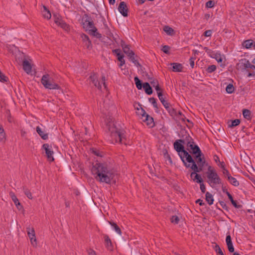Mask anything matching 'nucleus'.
Wrapping results in <instances>:
<instances>
[{
  "mask_svg": "<svg viewBox=\"0 0 255 255\" xmlns=\"http://www.w3.org/2000/svg\"><path fill=\"white\" fill-rule=\"evenodd\" d=\"M92 172L96 175L95 177L97 180L106 183H115L118 178L115 171L105 164H95L92 168Z\"/></svg>",
  "mask_w": 255,
  "mask_h": 255,
  "instance_id": "f257e3e1",
  "label": "nucleus"
},
{
  "mask_svg": "<svg viewBox=\"0 0 255 255\" xmlns=\"http://www.w3.org/2000/svg\"><path fill=\"white\" fill-rule=\"evenodd\" d=\"M206 174L207 182L212 188H216L221 184L220 178L216 170L211 166L208 167V171L206 172Z\"/></svg>",
  "mask_w": 255,
  "mask_h": 255,
  "instance_id": "f03ea898",
  "label": "nucleus"
},
{
  "mask_svg": "<svg viewBox=\"0 0 255 255\" xmlns=\"http://www.w3.org/2000/svg\"><path fill=\"white\" fill-rule=\"evenodd\" d=\"M184 165L186 168H190L193 171L190 174V177L194 181L199 183H202L203 179L197 173L201 172L203 170H201L200 168H198L193 159L192 161H188L187 163L185 162Z\"/></svg>",
  "mask_w": 255,
  "mask_h": 255,
  "instance_id": "7ed1b4c3",
  "label": "nucleus"
},
{
  "mask_svg": "<svg viewBox=\"0 0 255 255\" xmlns=\"http://www.w3.org/2000/svg\"><path fill=\"white\" fill-rule=\"evenodd\" d=\"M174 149L178 152V155L180 156L181 160L184 164L188 161H192L193 157L184 149V146L176 141L174 143Z\"/></svg>",
  "mask_w": 255,
  "mask_h": 255,
  "instance_id": "20e7f679",
  "label": "nucleus"
},
{
  "mask_svg": "<svg viewBox=\"0 0 255 255\" xmlns=\"http://www.w3.org/2000/svg\"><path fill=\"white\" fill-rule=\"evenodd\" d=\"M86 19H84L83 22V27L86 30L89 31V33L98 38L102 37V35L97 32V29L95 26L93 21L87 15L85 16Z\"/></svg>",
  "mask_w": 255,
  "mask_h": 255,
  "instance_id": "39448f33",
  "label": "nucleus"
},
{
  "mask_svg": "<svg viewBox=\"0 0 255 255\" xmlns=\"http://www.w3.org/2000/svg\"><path fill=\"white\" fill-rule=\"evenodd\" d=\"M86 19H84L83 22V27L86 30L89 31V33L98 38L102 37V35L97 32V29L95 26L93 21L87 15L85 16Z\"/></svg>",
  "mask_w": 255,
  "mask_h": 255,
  "instance_id": "423d86ee",
  "label": "nucleus"
},
{
  "mask_svg": "<svg viewBox=\"0 0 255 255\" xmlns=\"http://www.w3.org/2000/svg\"><path fill=\"white\" fill-rule=\"evenodd\" d=\"M109 130L111 131V136L113 140L115 142L124 143L126 139L125 131L123 130H118L116 127H114L111 128H109Z\"/></svg>",
  "mask_w": 255,
  "mask_h": 255,
  "instance_id": "0eeeda50",
  "label": "nucleus"
},
{
  "mask_svg": "<svg viewBox=\"0 0 255 255\" xmlns=\"http://www.w3.org/2000/svg\"><path fill=\"white\" fill-rule=\"evenodd\" d=\"M41 83L43 86L49 89H60V86L57 84L49 74L44 75L41 78Z\"/></svg>",
  "mask_w": 255,
  "mask_h": 255,
  "instance_id": "6e6552de",
  "label": "nucleus"
},
{
  "mask_svg": "<svg viewBox=\"0 0 255 255\" xmlns=\"http://www.w3.org/2000/svg\"><path fill=\"white\" fill-rule=\"evenodd\" d=\"M236 68L239 70L248 73L250 68H255V66L252 65L248 59L243 58L239 61L236 65Z\"/></svg>",
  "mask_w": 255,
  "mask_h": 255,
  "instance_id": "1a4fd4ad",
  "label": "nucleus"
},
{
  "mask_svg": "<svg viewBox=\"0 0 255 255\" xmlns=\"http://www.w3.org/2000/svg\"><path fill=\"white\" fill-rule=\"evenodd\" d=\"M26 230L31 245L33 247L36 248L37 247V241L35 236V233L34 229L28 227L26 228Z\"/></svg>",
  "mask_w": 255,
  "mask_h": 255,
  "instance_id": "9d476101",
  "label": "nucleus"
},
{
  "mask_svg": "<svg viewBox=\"0 0 255 255\" xmlns=\"http://www.w3.org/2000/svg\"><path fill=\"white\" fill-rule=\"evenodd\" d=\"M193 158L197 164L198 168H200L201 170H203L206 165V160L203 154L202 153L198 154L197 155H194Z\"/></svg>",
  "mask_w": 255,
  "mask_h": 255,
  "instance_id": "9b49d317",
  "label": "nucleus"
},
{
  "mask_svg": "<svg viewBox=\"0 0 255 255\" xmlns=\"http://www.w3.org/2000/svg\"><path fill=\"white\" fill-rule=\"evenodd\" d=\"M42 148L45 150L48 160L50 162L54 161L53 156V151L50 148L49 145L47 143H45L42 145Z\"/></svg>",
  "mask_w": 255,
  "mask_h": 255,
  "instance_id": "f8f14e48",
  "label": "nucleus"
},
{
  "mask_svg": "<svg viewBox=\"0 0 255 255\" xmlns=\"http://www.w3.org/2000/svg\"><path fill=\"white\" fill-rule=\"evenodd\" d=\"M118 10L124 16L126 17L128 16V8L126 2L124 1L120 2L118 7Z\"/></svg>",
  "mask_w": 255,
  "mask_h": 255,
  "instance_id": "ddd939ff",
  "label": "nucleus"
},
{
  "mask_svg": "<svg viewBox=\"0 0 255 255\" xmlns=\"http://www.w3.org/2000/svg\"><path fill=\"white\" fill-rule=\"evenodd\" d=\"M113 52L116 55L118 60L120 62L119 67H122V66L125 63V61L124 59V55L120 53V49H119L113 50Z\"/></svg>",
  "mask_w": 255,
  "mask_h": 255,
  "instance_id": "4468645a",
  "label": "nucleus"
},
{
  "mask_svg": "<svg viewBox=\"0 0 255 255\" xmlns=\"http://www.w3.org/2000/svg\"><path fill=\"white\" fill-rule=\"evenodd\" d=\"M121 45L123 48L124 53L126 54L128 56H130V55H134V52L130 49L129 46L128 45H126L123 40H121Z\"/></svg>",
  "mask_w": 255,
  "mask_h": 255,
  "instance_id": "2eb2a0df",
  "label": "nucleus"
},
{
  "mask_svg": "<svg viewBox=\"0 0 255 255\" xmlns=\"http://www.w3.org/2000/svg\"><path fill=\"white\" fill-rule=\"evenodd\" d=\"M97 76L96 74H93L91 75L89 79H90L91 81L94 84V86L96 87H97L99 89L101 90L102 88V86L100 83V82L97 80Z\"/></svg>",
  "mask_w": 255,
  "mask_h": 255,
  "instance_id": "dca6fc26",
  "label": "nucleus"
},
{
  "mask_svg": "<svg viewBox=\"0 0 255 255\" xmlns=\"http://www.w3.org/2000/svg\"><path fill=\"white\" fill-rule=\"evenodd\" d=\"M104 239L106 247L108 250L112 251L113 246L109 237L107 235H104Z\"/></svg>",
  "mask_w": 255,
  "mask_h": 255,
  "instance_id": "f3484780",
  "label": "nucleus"
},
{
  "mask_svg": "<svg viewBox=\"0 0 255 255\" xmlns=\"http://www.w3.org/2000/svg\"><path fill=\"white\" fill-rule=\"evenodd\" d=\"M226 242L227 245V247L230 253H233L234 252V248L231 240V237L230 235L226 236Z\"/></svg>",
  "mask_w": 255,
  "mask_h": 255,
  "instance_id": "a211bd4d",
  "label": "nucleus"
},
{
  "mask_svg": "<svg viewBox=\"0 0 255 255\" xmlns=\"http://www.w3.org/2000/svg\"><path fill=\"white\" fill-rule=\"evenodd\" d=\"M142 121L145 122L146 125L150 127H152L154 126L153 119L148 114L146 115L145 117L142 119Z\"/></svg>",
  "mask_w": 255,
  "mask_h": 255,
  "instance_id": "6ab92c4d",
  "label": "nucleus"
},
{
  "mask_svg": "<svg viewBox=\"0 0 255 255\" xmlns=\"http://www.w3.org/2000/svg\"><path fill=\"white\" fill-rule=\"evenodd\" d=\"M23 69L27 73L29 74L31 72V66L30 63L26 59L23 61L22 63Z\"/></svg>",
  "mask_w": 255,
  "mask_h": 255,
  "instance_id": "aec40b11",
  "label": "nucleus"
},
{
  "mask_svg": "<svg viewBox=\"0 0 255 255\" xmlns=\"http://www.w3.org/2000/svg\"><path fill=\"white\" fill-rule=\"evenodd\" d=\"M10 197L11 198L12 200L14 202L15 205L16 206V208L18 210H21L22 209V207L21 205L20 202H19V200L17 198V197L15 196V195L11 193L10 194Z\"/></svg>",
  "mask_w": 255,
  "mask_h": 255,
  "instance_id": "412c9836",
  "label": "nucleus"
},
{
  "mask_svg": "<svg viewBox=\"0 0 255 255\" xmlns=\"http://www.w3.org/2000/svg\"><path fill=\"white\" fill-rule=\"evenodd\" d=\"M170 64L171 65H172V70L173 72H179L182 71L183 66L182 64L177 63H173Z\"/></svg>",
  "mask_w": 255,
  "mask_h": 255,
  "instance_id": "4be33fe9",
  "label": "nucleus"
},
{
  "mask_svg": "<svg viewBox=\"0 0 255 255\" xmlns=\"http://www.w3.org/2000/svg\"><path fill=\"white\" fill-rule=\"evenodd\" d=\"M36 129L38 134L43 139L46 140L48 138V134L43 130L39 127H37Z\"/></svg>",
  "mask_w": 255,
  "mask_h": 255,
  "instance_id": "5701e85b",
  "label": "nucleus"
},
{
  "mask_svg": "<svg viewBox=\"0 0 255 255\" xmlns=\"http://www.w3.org/2000/svg\"><path fill=\"white\" fill-rule=\"evenodd\" d=\"M142 87L147 95H151L152 93V88L148 83L145 82L143 83Z\"/></svg>",
  "mask_w": 255,
  "mask_h": 255,
  "instance_id": "b1692460",
  "label": "nucleus"
},
{
  "mask_svg": "<svg viewBox=\"0 0 255 255\" xmlns=\"http://www.w3.org/2000/svg\"><path fill=\"white\" fill-rule=\"evenodd\" d=\"M206 200L210 205L213 204L214 201L213 195L210 192H206Z\"/></svg>",
  "mask_w": 255,
  "mask_h": 255,
  "instance_id": "393cba45",
  "label": "nucleus"
},
{
  "mask_svg": "<svg viewBox=\"0 0 255 255\" xmlns=\"http://www.w3.org/2000/svg\"><path fill=\"white\" fill-rule=\"evenodd\" d=\"M42 13L43 17L47 19H50L51 17L50 11L45 6H43V10L42 11Z\"/></svg>",
  "mask_w": 255,
  "mask_h": 255,
  "instance_id": "a878e982",
  "label": "nucleus"
},
{
  "mask_svg": "<svg viewBox=\"0 0 255 255\" xmlns=\"http://www.w3.org/2000/svg\"><path fill=\"white\" fill-rule=\"evenodd\" d=\"M188 141L186 145H187V149L188 151H190L194 147V145H196L195 144L194 142L193 141L191 137H189L187 139Z\"/></svg>",
  "mask_w": 255,
  "mask_h": 255,
  "instance_id": "bb28decb",
  "label": "nucleus"
},
{
  "mask_svg": "<svg viewBox=\"0 0 255 255\" xmlns=\"http://www.w3.org/2000/svg\"><path fill=\"white\" fill-rule=\"evenodd\" d=\"M109 224L111 225L113 230L119 235H122V232L119 226L115 223L111 221L109 222Z\"/></svg>",
  "mask_w": 255,
  "mask_h": 255,
  "instance_id": "cd10ccee",
  "label": "nucleus"
},
{
  "mask_svg": "<svg viewBox=\"0 0 255 255\" xmlns=\"http://www.w3.org/2000/svg\"><path fill=\"white\" fill-rule=\"evenodd\" d=\"M55 23L65 30H67L69 28L68 25L64 21L61 19H58L56 20Z\"/></svg>",
  "mask_w": 255,
  "mask_h": 255,
  "instance_id": "c85d7f7f",
  "label": "nucleus"
},
{
  "mask_svg": "<svg viewBox=\"0 0 255 255\" xmlns=\"http://www.w3.org/2000/svg\"><path fill=\"white\" fill-rule=\"evenodd\" d=\"M5 140V133L1 125L0 124V142H4Z\"/></svg>",
  "mask_w": 255,
  "mask_h": 255,
  "instance_id": "c756f323",
  "label": "nucleus"
},
{
  "mask_svg": "<svg viewBox=\"0 0 255 255\" xmlns=\"http://www.w3.org/2000/svg\"><path fill=\"white\" fill-rule=\"evenodd\" d=\"M191 153L194 154V155H197L198 154H200L202 153L200 149L198 147V145H194V147L189 151Z\"/></svg>",
  "mask_w": 255,
  "mask_h": 255,
  "instance_id": "7c9ffc66",
  "label": "nucleus"
},
{
  "mask_svg": "<svg viewBox=\"0 0 255 255\" xmlns=\"http://www.w3.org/2000/svg\"><path fill=\"white\" fill-rule=\"evenodd\" d=\"M107 37L110 39H112L115 42L118 43L120 38L117 34L114 35L111 32H109V34H107Z\"/></svg>",
  "mask_w": 255,
  "mask_h": 255,
  "instance_id": "2f4dec72",
  "label": "nucleus"
},
{
  "mask_svg": "<svg viewBox=\"0 0 255 255\" xmlns=\"http://www.w3.org/2000/svg\"><path fill=\"white\" fill-rule=\"evenodd\" d=\"M163 30L168 35H172L174 34V30H173V29L172 28L168 26H165L163 27Z\"/></svg>",
  "mask_w": 255,
  "mask_h": 255,
  "instance_id": "473e14b6",
  "label": "nucleus"
},
{
  "mask_svg": "<svg viewBox=\"0 0 255 255\" xmlns=\"http://www.w3.org/2000/svg\"><path fill=\"white\" fill-rule=\"evenodd\" d=\"M243 115L244 117L247 120H250L251 119V111L249 110H243Z\"/></svg>",
  "mask_w": 255,
  "mask_h": 255,
  "instance_id": "72a5a7b5",
  "label": "nucleus"
},
{
  "mask_svg": "<svg viewBox=\"0 0 255 255\" xmlns=\"http://www.w3.org/2000/svg\"><path fill=\"white\" fill-rule=\"evenodd\" d=\"M228 180H229L231 184H232L235 186H237L239 184V182L237 180V179L231 176L228 177Z\"/></svg>",
  "mask_w": 255,
  "mask_h": 255,
  "instance_id": "f704fd0d",
  "label": "nucleus"
},
{
  "mask_svg": "<svg viewBox=\"0 0 255 255\" xmlns=\"http://www.w3.org/2000/svg\"><path fill=\"white\" fill-rule=\"evenodd\" d=\"M134 80L137 88L139 90L141 89L142 87H143V85H142L141 81L138 79L137 77H134Z\"/></svg>",
  "mask_w": 255,
  "mask_h": 255,
  "instance_id": "c9c22d12",
  "label": "nucleus"
},
{
  "mask_svg": "<svg viewBox=\"0 0 255 255\" xmlns=\"http://www.w3.org/2000/svg\"><path fill=\"white\" fill-rule=\"evenodd\" d=\"M226 90L228 93L232 94V93L234 92L235 88L232 84H230L227 85Z\"/></svg>",
  "mask_w": 255,
  "mask_h": 255,
  "instance_id": "e433bc0d",
  "label": "nucleus"
},
{
  "mask_svg": "<svg viewBox=\"0 0 255 255\" xmlns=\"http://www.w3.org/2000/svg\"><path fill=\"white\" fill-rule=\"evenodd\" d=\"M243 46L247 48H249L251 47V46L253 45L252 40H247L244 42L243 44Z\"/></svg>",
  "mask_w": 255,
  "mask_h": 255,
  "instance_id": "4c0bfd02",
  "label": "nucleus"
},
{
  "mask_svg": "<svg viewBox=\"0 0 255 255\" xmlns=\"http://www.w3.org/2000/svg\"><path fill=\"white\" fill-rule=\"evenodd\" d=\"M140 107H141L140 105ZM137 110L138 111V114L141 116L142 119H143L144 117H145L146 115L147 114H146L145 110H143L141 107H140V110L138 108H137Z\"/></svg>",
  "mask_w": 255,
  "mask_h": 255,
  "instance_id": "58836bf2",
  "label": "nucleus"
},
{
  "mask_svg": "<svg viewBox=\"0 0 255 255\" xmlns=\"http://www.w3.org/2000/svg\"><path fill=\"white\" fill-rule=\"evenodd\" d=\"M149 101L152 104L154 108L158 109L156 100L154 98H150L149 99Z\"/></svg>",
  "mask_w": 255,
  "mask_h": 255,
  "instance_id": "ea45409f",
  "label": "nucleus"
},
{
  "mask_svg": "<svg viewBox=\"0 0 255 255\" xmlns=\"http://www.w3.org/2000/svg\"><path fill=\"white\" fill-rule=\"evenodd\" d=\"M213 58L216 59L218 62H221L222 61V58L220 53H215Z\"/></svg>",
  "mask_w": 255,
  "mask_h": 255,
  "instance_id": "a19ab883",
  "label": "nucleus"
},
{
  "mask_svg": "<svg viewBox=\"0 0 255 255\" xmlns=\"http://www.w3.org/2000/svg\"><path fill=\"white\" fill-rule=\"evenodd\" d=\"M170 220L171 223L175 224H177L179 221V218L177 216H173Z\"/></svg>",
  "mask_w": 255,
  "mask_h": 255,
  "instance_id": "79ce46f5",
  "label": "nucleus"
},
{
  "mask_svg": "<svg viewBox=\"0 0 255 255\" xmlns=\"http://www.w3.org/2000/svg\"><path fill=\"white\" fill-rule=\"evenodd\" d=\"M216 69V66L214 65H210L209 66L207 69V71L208 72V73H212L214 71H215Z\"/></svg>",
  "mask_w": 255,
  "mask_h": 255,
  "instance_id": "37998d69",
  "label": "nucleus"
},
{
  "mask_svg": "<svg viewBox=\"0 0 255 255\" xmlns=\"http://www.w3.org/2000/svg\"><path fill=\"white\" fill-rule=\"evenodd\" d=\"M166 110L168 111V113L171 116H173L176 114V111L175 110L172 108L170 106L169 107V108L166 109Z\"/></svg>",
  "mask_w": 255,
  "mask_h": 255,
  "instance_id": "c03bdc74",
  "label": "nucleus"
},
{
  "mask_svg": "<svg viewBox=\"0 0 255 255\" xmlns=\"http://www.w3.org/2000/svg\"><path fill=\"white\" fill-rule=\"evenodd\" d=\"M232 204L236 208L240 209L242 207V205L236 200H234Z\"/></svg>",
  "mask_w": 255,
  "mask_h": 255,
  "instance_id": "a18cd8bd",
  "label": "nucleus"
},
{
  "mask_svg": "<svg viewBox=\"0 0 255 255\" xmlns=\"http://www.w3.org/2000/svg\"><path fill=\"white\" fill-rule=\"evenodd\" d=\"M240 123V120L239 119H236L232 121V124L230 126L231 127H234L238 125H239Z\"/></svg>",
  "mask_w": 255,
  "mask_h": 255,
  "instance_id": "49530a36",
  "label": "nucleus"
},
{
  "mask_svg": "<svg viewBox=\"0 0 255 255\" xmlns=\"http://www.w3.org/2000/svg\"><path fill=\"white\" fill-rule=\"evenodd\" d=\"M7 80V77H6L0 70V81L1 82H6Z\"/></svg>",
  "mask_w": 255,
  "mask_h": 255,
  "instance_id": "de8ad7c7",
  "label": "nucleus"
},
{
  "mask_svg": "<svg viewBox=\"0 0 255 255\" xmlns=\"http://www.w3.org/2000/svg\"><path fill=\"white\" fill-rule=\"evenodd\" d=\"M134 55H130V56L128 57L129 58L130 61H132V62H133L135 65H139V64L138 63L137 61L135 59Z\"/></svg>",
  "mask_w": 255,
  "mask_h": 255,
  "instance_id": "09e8293b",
  "label": "nucleus"
},
{
  "mask_svg": "<svg viewBox=\"0 0 255 255\" xmlns=\"http://www.w3.org/2000/svg\"><path fill=\"white\" fill-rule=\"evenodd\" d=\"M215 5V2L213 0H209L206 3V6L208 8H212Z\"/></svg>",
  "mask_w": 255,
  "mask_h": 255,
  "instance_id": "8fccbe9b",
  "label": "nucleus"
},
{
  "mask_svg": "<svg viewBox=\"0 0 255 255\" xmlns=\"http://www.w3.org/2000/svg\"><path fill=\"white\" fill-rule=\"evenodd\" d=\"M170 49V47L167 45H164L162 47V50L163 52L166 54L169 53V50Z\"/></svg>",
  "mask_w": 255,
  "mask_h": 255,
  "instance_id": "3c124183",
  "label": "nucleus"
},
{
  "mask_svg": "<svg viewBox=\"0 0 255 255\" xmlns=\"http://www.w3.org/2000/svg\"><path fill=\"white\" fill-rule=\"evenodd\" d=\"M214 249L217 254H219L220 253H221V252H222L221 249L218 245H216L215 246Z\"/></svg>",
  "mask_w": 255,
  "mask_h": 255,
  "instance_id": "603ef678",
  "label": "nucleus"
},
{
  "mask_svg": "<svg viewBox=\"0 0 255 255\" xmlns=\"http://www.w3.org/2000/svg\"><path fill=\"white\" fill-rule=\"evenodd\" d=\"M150 82L153 87H155L158 84V81L156 80L152 79V78L150 79Z\"/></svg>",
  "mask_w": 255,
  "mask_h": 255,
  "instance_id": "864d4df0",
  "label": "nucleus"
},
{
  "mask_svg": "<svg viewBox=\"0 0 255 255\" xmlns=\"http://www.w3.org/2000/svg\"><path fill=\"white\" fill-rule=\"evenodd\" d=\"M81 37L82 40L84 42H85L87 41H88L90 40L89 37L86 34H81Z\"/></svg>",
  "mask_w": 255,
  "mask_h": 255,
  "instance_id": "5fc2aeb1",
  "label": "nucleus"
},
{
  "mask_svg": "<svg viewBox=\"0 0 255 255\" xmlns=\"http://www.w3.org/2000/svg\"><path fill=\"white\" fill-rule=\"evenodd\" d=\"M223 173L225 176V178H227L228 179L229 176H231L230 174H229V171L225 168L224 169H223Z\"/></svg>",
  "mask_w": 255,
  "mask_h": 255,
  "instance_id": "6e6d98bb",
  "label": "nucleus"
},
{
  "mask_svg": "<svg viewBox=\"0 0 255 255\" xmlns=\"http://www.w3.org/2000/svg\"><path fill=\"white\" fill-rule=\"evenodd\" d=\"M212 34V31L211 30H206L204 32V35L206 37L211 36Z\"/></svg>",
  "mask_w": 255,
  "mask_h": 255,
  "instance_id": "4d7b16f0",
  "label": "nucleus"
},
{
  "mask_svg": "<svg viewBox=\"0 0 255 255\" xmlns=\"http://www.w3.org/2000/svg\"><path fill=\"white\" fill-rule=\"evenodd\" d=\"M189 62H190V65L191 67L192 68H194V58H193V57L190 58L189 59Z\"/></svg>",
  "mask_w": 255,
  "mask_h": 255,
  "instance_id": "13d9d810",
  "label": "nucleus"
},
{
  "mask_svg": "<svg viewBox=\"0 0 255 255\" xmlns=\"http://www.w3.org/2000/svg\"><path fill=\"white\" fill-rule=\"evenodd\" d=\"M211 57H212L214 56V54L215 52L211 50V49H209L208 50V52H206Z\"/></svg>",
  "mask_w": 255,
  "mask_h": 255,
  "instance_id": "bf43d9fd",
  "label": "nucleus"
},
{
  "mask_svg": "<svg viewBox=\"0 0 255 255\" xmlns=\"http://www.w3.org/2000/svg\"><path fill=\"white\" fill-rule=\"evenodd\" d=\"M85 43V46L87 47V48H90V47H91V42L89 40L88 41H87Z\"/></svg>",
  "mask_w": 255,
  "mask_h": 255,
  "instance_id": "052dcab7",
  "label": "nucleus"
},
{
  "mask_svg": "<svg viewBox=\"0 0 255 255\" xmlns=\"http://www.w3.org/2000/svg\"><path fill=\"white\" fill-rule=\"evenodd\" d=\"M7 119L8 122L10 123H12V122H14V120H13V118L10 115H9L7 116Z\"/></svg>",
  "mask_w": 255,
  "mask_h": 255,
  "instance_id": "680f3d73",
  "label": "nucleus"
},
{
  "mask_svg": "<svg viewBox=\"0 0 255 255\" xmlns=\"http://www.w3.org/2000/svg\"><path fill=\"white\" fill-rule=\"evenodd\" d=\"M158 97L160 101H162L164 99L163 97V95L161 92H158Z\"/></svg>",
  "mask_w": 255,
  "mask_h": 255,
  "instance_id": "e2e57ef3",
  "label": "nucleus"
},
{
  "mask_svg": "<svg viewBox=\"0 0 255 255\" xmlns=\"http://www.w3.org/2000/svg\"><path fill=\"white\" fill-rule=\"evenodd\" d=\"M226 193H227V195L229 197V199L231 201V203H232L233 201H234V200L232 196L230 194V193L229 192H226Z\"/></svg>",
  "mask_w": 255,
  "mask_h": 255,
  "instance_id": "0e129e2a",
  "label": "nucleus"
},
{
  "mask_svg": "<svg viewBox=\"0 0 255 255\" xmlns=\"http://www.w3.org/2000/svg\"><path fill=\"white\" fill-rule=\"evenodd\" d=\"M154 88H155L156 91H157V93H158V92H162V90L159 87L158 84L157 86H156L155 87H154Z\"/></svg>",
  "mask_w": 255,
  "mask_h": 255,
  "instance_id": "69168bd1",
  "label": "nucleus"
},
{
  "mask_svg": "<svg viewBox=\"0 0 255 255\" xmlns=\"http://www.w3.org/2000/svg\"><path fill=\"white\" fill-rule=\"evenodd\" d=\"M196 202L197 203H198L200 206H202L204 204V203L203 202V200L201 199H198Z\"/></svg>",
  "mask_w": 255,
  "mask_h": 255,
  "instance_id": "338daca9",
  "label": "nucleus"
},
{
  "mask_svg": "<svg viewBox=\"0 0 255 255\" xmlns=\"http://www.w3.org/2000/svg\"><path fill=\"white\" fill-rule=\"evenodd\" d=\"M222 169H225V164L224 162H220V164L219 165Z\"/></svg>",
  "mask_w": 255,
  "mask_h": 255,
  "instance_id": "774afa93",
  "label": "nucleus"
}]
</instances>
